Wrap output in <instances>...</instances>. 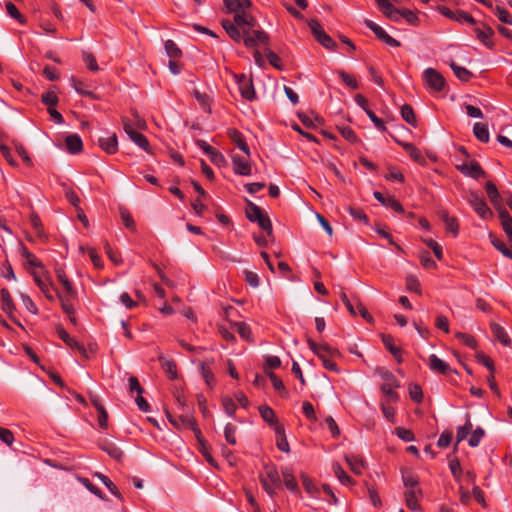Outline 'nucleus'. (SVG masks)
Returning <instances> with one entry per match:
<instances>
[{
  "label": "nucleus",
  "instance_id": "nucleus-1",
  "mask_svg": "<svg viewBox=\"0 0 512 512\" xmlns=\"http://www.w3.org/2000/svg\"><path fill=\"white\" fill-rule=\"evenodd\" d=\"M221 26L227 35L236 43L244 42L245 37L251 36L252 31L258 26V21L251 14L234 15L233 21L223 19Z\"/></svg>",
  "mask_w": 512,
  "mask_h": 512
},
{
  "label": "nucleus",
  "instance_id": "nucleus-2",
  "mask_svg": "<svg viewBox=\"0 0 512 512\" xmlns=\"http://www.w3.org/2000/svg\"><path fill=\"white\" fill-rule=\"evenodd\" d=\"M379 9L386 18L393 22H399L401 18L405 19L409 24L417 26L419 17L416 13L409 9H398L389 0H375Z\"/></svg>",
  "mask_w": 512,
  "mask_h": 512
},
{
  "label": "nucleus",
  "instance_id": "nucleus-3",
  "mask_svg": "<svg viewBox=\"0 0 512 512\" xmlns=\"http://www.w3.org/2000/svg\"><path fill=\"white\" fill-rule=\"evenodd\" d=\"M309 348L316 354L322 361L326 370L339 373L337 364L332 360L334 357H340L341 353L337 348L329 346L327 343H316L312 339L307 340Z\"/></svg>",
  "mask_w": 512,
  "mask_h": 512
},
{
  "label": "nucleus",
  "instance_id": "nucleus-4",
  "mask_svg": "<svg viewBox=\"0 0 512 512\" xmlns=\"http://www.w3.org/2000/svg\"><path fill=\"white\" fill-rule=\"evenodd\" d=\"M246 217L251 222H257L259 227L265 231L268 236L273 235L272 223L269 216L250 200H247Z\"/></svg>",
  "mask_w": 512,
  "mask_h": 512
},
{
  "label": "nucleus",
  "instance_id": "nucleus-5",
  "mask_svg": "<svg viewBox=\"0 0 512 512\" xmlns=\"http://www.w3.org/2000/svg\"><path fill=\"white\" fill-rule=\"evenodd\" d=\"M260 483L271 497L275 495V488H281L282 481L275 465L266 464L264 466V473L260 475Z\"/></svg>",
  "mask_w": 512,
  "mask_h": 512
},
{
  "label": "nucleus",
  "instance_id": "nucleus-6",
  "mask_svg": "<svg viewBox=\"0 0 512 512\" xmlns=\"http://www.w3.org/2000/svg\"><path fill=\"white\" fill-rule=\"evenodd\" d=\"M308 26L317 42L329 50H335L337 47L336 42L323 30L318 20L311 19Z\"/></svg>",
  "mask_w": 512,
  "mask_h": 512
},
{
  "label": "nucleus",
  "instance_id": "nucleus-7",
  "mask_svg": "<svg viewBox=\"0 0 512 512\" xmlns=\"http://www.w3.org/2000/svg\"><path fill=\"white\" fill-rule=\"evenodd\" d=\"M167 418L169 422L177 429H188L192 430L194 434H200L201 430L196 423V419L188 413L174 417L169 412H167Z\"/></svg>",
  "mask_w": 512,
  "mask_h": 512
},
{
  "label": "nucleus",
  "instance_id": "nucleus-8",
  "mask_svg": "<svg viewBox=\"0 0 512 512\" xmlns=\"http://www.w3.org/2000/svg\"><path fill=\"white\" fill-rule=\"evenodd\" d=\"M467 200L481 218L487 219L492 216L491 209L477 192L470 191Z\"/></svg>",
  "mask_w": 512,
  "mask_h": 512
},
{
  "label": "nucleus",
  "instance_id": "nucleus-9",
  "mask_svg": "<svg viewBox=\"0 0 512 512\" xmlns=\"http://www.w3.org/2000/svg\"><path fill=\"white\" fill-rule=\"evenodd\" d=\"M122 122H123V127H124V131L127 133V135L129 136V138L136 144L138 145L140 148H142L143 150H145L146 152H149V141L148 139L146 138L145 135H143L142 133L140 132H137L132 124L130 123L129 119L127 117H123L122 118Z\"/></svg>",
  "mask_w": 512,
  "mask_h": 512
},
{
  "label": "nucleus",
  "instance_id": "nucleus-10",
  "mask_svg": "<svg viewBox=\"0 0 512 512\" xmlns=\"http://www.w3.org/2000/svg\"><path fill=\"white\" fill-rule=\"evenodd\" d=\"M423 78L428 87L436 92H440L445 88V78L434 68H427L423 72Z\"/></svg>",
  "mask_w": 512,
  "mask_h": 512
},
{
  "label": "nucleus",
  "instance_id": "nucleus-11",
  "mask_svg": "<svg viewBox=\"0 0 512 512\" xmlns=\"http://www.w3.org/2000/svg\"><path fill=\"white\" fill-rule=\"evenodd\" d=\"M234 78L238 84L241 96L248 101H253L256 98V93L252 79L245 74H234Z\"/></svg>",
  "mask_w": 512,
  "mask_h": 512
},
{
  "label": "nucleus",
  "instance_id": "nucleus-12",
  "mask_svg": "<svg viewBox=\"0 0 512 512\" xmlns=\"http://www.w3.org/2000/svg\"><path fill=\"white\" fill-rule=\"evenodd\" d=\"M479 26L474 28V33L477 39L488 49L492 50L495 47L494 42L491 38L494 36V30L487 24L480 22Z\"/></svg>",
  "mask_w": 512,
  "mask_h": 512
},
{
  "label": "nucleus",
  "instance_id": "nucleus-13",
  "mask_svg": "<svg viewBox=\"0 0 512 512\" xmlns=\"http://www.w3.org/2000/svg\"><path fill=\"white\" fill-rule=\"evenodd\" d=\"M261 44L266 46L269 44V35L258 25L252 31L251 36L245 37L244 45L247 48H255Z\"/></svg>",
  "mask_w": 512,
  "mask_h": 512
},
{
  "label": "nucleus",
  "instance_id": "nucleus-14",
  "mask_svg": "<svg viewBox=\"0 0 512 512\" xmlns=\"http://www.w3.org/2000/svg\"><path fill=\"white\" fill-rule=\"evenodd\" d=\"M56 332L58 337L72 350L78 351L83 357L88 358L87 350L84 345L78 342L76 339L72 338L68 332L62 327L58 326L56 328Z\"/></svg>",
  "mask_w": 512,
  "mask_h": 512
},
{
  "label": "nucleus",
  "instance_id": "nucleus-15",
  "mask_svg": "<svg viewBox=\"0 0 512 512\" xmlns=\"http://www.w3.org/2000/svg\"><path fill=\"white\" fill-rule=\"evenodd\" d=\"M457 169L473 179H479L485 176V171L482 169L477 161H470L457 166Z\"/></svg>",
  "mask_w": 512,
  "mask_h": 512
},
{
  "label": "nucleus",
  "instance_id": "nucleus-16",
  "mask_svg": "<svg viewBox=\"0 0 512 512\" xmlns=\"http://www.w3.org/2000/svg\"><path fill=\"white\" fill-rule=\"evenodd\" d=\"M249 157H241L239 155L232 156L233 171L237 175L249 176L252 173V166Z\"/></svg>",
  "mask_w": 512,
  "mask_h": 512
},
{
  "label": "nucleus",
  "instance_id": "nucleus-17",
  "mask_svg": "<svg viewBox=\"0 0 512 512\" xmlns=\"http://www.w3.org/2000/svg\"><path fill=\"white\" fill-rule=\"evenodd\" d=\"M1 307L2 310L9 316V318L16 323L17 325L21 326L20 322L17 321L15 318H13L12 314L16 310L15 304L13 302L12 296L8 289L2 288L1 289Z\"/></svg>",
  "mask_w": 512,
  "mask_h": 512
},
{
  "label": "nucleus",
  "instance_id": "nucleus-18",
  "mask_svg": "<svg viewBox=\"0 0 512 512\" xmlns=\"http://www.w3.org/2000/svg\"><path fill=\"white\" fill-rule=\"evenodd\" d=\"M227 136L247 157H250V148L243 134L238 129L229 128Z\"/></svg>",
  "mask_w": 512,
  "mask_h": 512
},
{
  "label": "nucleus",
  "instance_id": "nucleus-19",
  "mask_svg": "<svg viewBox=\"0 0 512 512\" xmlns=\"http://www.w3.org/2000/svg\"><path fill=\"white\" fill-rule=\"evenodd\" d=\"M429 368L439 374L447 375L449 373H456L452 370L448 363L440 359L437 355L431 354L429 356Z\"/></svg>",
  "mask_w": 512,
  "mask_h": 512
},
{
  "label": "nucleus",
  "instance_id": "nucleus-20",
  "mask_svg": "<svg viewBox=\"0 0 512 512\" xmlns=\"http://www.w3.org/2000/svg\"><path fill=\"white\" fill-rule=\"evenodd\" d=\"M98 446L101 450L106 452L111 458L121 461L123 458V451L112 441L102 439L99 441Z\"/></svg>",
  "mask_w": 512,
  "mask_h": 512
},
{
  "label": "nucleus",
  "instance_id": "nucleus-21",
  "mask_svg": "<svg viewBox=\"0 0 512 512\" xmlns=\"http://www.w3.org/2000/svg\"><path fill=\"white\" fill-rule=\"evenodd\" d=\"M224 4L227 10L234 15L248 14L246 9L252 5L250 0H224Z\"/></svg>",
  "mask_w": 512,
  "mask_h": 512
},
{
  "label": "nucleus",
  "instance_id": "nucleus-22",
  "mask_svg": "<svg viewBox=\"0 0 512 512\" xmlns=\"http://www.w3.org/2000/svg\"><path fill=\"white\" fill-rule=\"evenodd\" d=\"M373 196L382 205L393 209L397 213H404V208H403L402 204L397 199H395V197H393V196L386 197L379 191H375L373 193Z\"/></svg>",
  "mask_w": 512,
  "mask_h": 512
},
{
  "label": "nucleus",
  "instance_id": "nucleus-23",
  "mask_svg": "<svg viewBox=\"0 0 512 512\" xmlns=\"http://www.w3.org/2000/svg\"><path fill=\"white\" fill-rule=\"evenodd\" d=\"M485 191L487 193V196H488L491 204L499 212V208H503L502 207V197H501L496 185L492 181H487L485 184Z\"/></svg>",
  "mask_w": 512,
  "mask_h": 512
},
{
  "label": "nucleus",
  "instance_id": "nucleus-24",
  "mask_svg": "<svg viewBox=\"0 0 512 512\" xmlns=\"http://www.w3.org/2000/svg\"><path fill=\"white\" fill-rule=\"evenodd\" d=\"M100 147L108 154H115L118 151V140L115 133L99 138Z\"/></svg>",
  "mask_w": 512,
  "mask_h": 512
},
{
  "label": "nucleus",
  "instance_id": "nucleus-25",
  "mask_svg": "<svg viewBox=\"0 0 512 512\" xmlns=\"http://www.w3.org/2000/svg\"><path fill=\"white\" fill-rule=\"evenodd\" d=\"M422 496V491L419 488L407 489L405 492V502L409 509L417 511L420 509L419 498Z\"/></svg>",
  "mask_w": 512,
  "mask_h": 512
},
{
  "label": "nucleus",
  "instance_id": "nucleus-26",
  "mask_svg": "<svg viewBox=\"0 0 512 512\" xmlns=\"http://www.w3.org/2000/svg\"><path fill=\"white\" fill-rule=\"evenodd\" d=\"M195 437L198 442V449H199L200 453L204 456L205 460L210 465L216 467L217 463H216L215 459L212 457V455L210 453V446H209L208 442L202 436V433L200 432V434H195Z\"/></svg>",
  "mask_w": 512,
  "mask_h": 512
},
{
  "label": "nucleus",
  "instance_id": "nucleus-27",
  "mask_svg": "<svg viewBox=\"0 0 512 512\" xmlns=\"http://www.w3.org/2000/svg\"><path fill=\"white\" fill-rule=\"evenodd\" d=\"M440 218L444 222L446 231L452 233V235L456 237L459 233L457 218L450 216L447 211H441Z\"/></svg>",
  "mask_w": 512,
  "mask_h": 512
},
{
  "label": "nucleus",
  "instance_id": "nucleus-28",
  "mask_svg": "<svg viewBox=\"0 0 512 512\" xmlns=\"http://www.w3.org/2000/svg\"><path fill=\"white\" fill-rule=\"evenodd\" d=\"M65 146L69 153L77 154L83 149V142L78 134H71L65 138Z\"/></svg>",
  "mask_w": 512,
  "mask_h": 512
},
{
  "label": "nucleus",
  "instance_id": "nucleus-29",
  "mask_svg": "<svg viewBox=\"0 0 512 512\" xmlns=\"http://www.w3.org/2000/svg\"><path fill=\"white\" fill-rule=\"evenodd\" d=\"M274 432L276 434V446L277 448L285 453L290 451L289 443L286 438L285 429L283 425H276L274 427Z\"/></svg>",
  "mask_w": 512,
  "mask_h": 512
},
{
  "label": "nucleus",
  "instance_id": "nucleus-30",
  "mask_svg": "<svg viewBox=\"0 0 512 512\" xmlns=\"http://www.w3.org/2000/svg\"><path fill=\"white\" fill-rule=\"evenodd\" d=\"M491 331L494 337L504 346H510L511 339L505 329L498 323H491Z\"/></svg>",
  "mask_w": 512,
  "mask_h": 512
},
{
  "label": "nucleus",
  "instance_id": "nucleus-31",
  "mask_svg": "<svg viewBox=\"0 0 512 512\" xmlns=\"http://www.w3.org/2000/svg\"><path fill=\"white\" fill-rule=\"evenodd\" d=\"M259 413L263 420L267 422L273 429L276 425H281L278 421V418L272 408L267 405H262L259 407Z\"/></svg>",
  "mask_w": 512,
  "mask_h": 512
},
{
  "label": "nucleus",
  "instance_id": "nucleus-32",
  "mask_svg": "<svg viewBox=\"0 0 512 512\" xmlns=\"http://www.w3.org/2000/svg\"><path fill=\"white\" fill-rule=\"evenodd\" d=\"M345 461L353 473L361 474L362 469L364 468V460L360 456L354 454H346Z\"/></svg>",
  "mask_w": 512,
  "mask_h": 512
},
{
  "label": "nucleus",
  "instance_id": "nucleus-33",
  "mask_svg": "<svg viewBox=\"0 0 512 512\" xmlns=\"http://www.w3.org/2000/svg\"><path fill=\"white\" fill-rule=\"evenodd\" d=\"M399 386V383L398 385H392V383H383L380 385L381 392L387 398L385 401L396 403L399 400L398 393L394 391V388H398Z\"/></svg>",
  "mask_w": 512,
  "mask_h": 512
},
{
  "label": "nucleus",
  "instance_id": "nucleus-34",
  "mask_svg": "<svg viewBox=\"0 0 512 512\" xmlns=\"http://www.w3.org/2000/svg\"><path fill=\"white\" fill-rule=\"evenodd\" d=\"M58 297H59V300H60V303H61V307L63 309V311L69 315L70 317V321L72 323H75L76 322V319L74 317V313H75V310H74V306L72 304V301L75 299V298H68V296H62L61 293H58Z\"/></svg>",
  "mask_w": 512,
  "mask_h": 512
},
{
  "label": "nucleus",
  "instance_id": "nucleus-35",
  "mask_svg": "<svg viewBox=\"0 0 512 512\" xmlns=\"http://www.w3.org/2000/svg\"><path fill=\"white\" fill-rule=\"evenodd\" d=\"M231 328L235 329L242 339L253 342L251 328L245 322H235L231 325Z\"/></svg>",
  "mask_w": 512,
  "mask_h": 512
},
{
  "label": "nucleus",
  "instance_id": "nucleus-36",
  "mask_svg": "<svg viewBox=\"0 0 512 512\" xmlns=\"http://www.w3.org/2000/svg\"><path fill=\"white\" fill-rule=\"evenodd\" d=\"M159 361L161 362L163 370L168 375V378L171 380H175L177 378L176 363L173 360L165 359L163 356L159 357Z\"/></svg>",
  "mask_w": 512,
  "mask_h": 512
},
{
  "label": "nucleus",
  "instance_id": "nucleus-37",
  "mask_svg": "<svg viewBox=\"0 0 512 512\" xmlns=\"http://www.w3.org/2000/svg\"><path fill=\"white\" fill-rule=\"evenodd\" d=\"M95 476L107 487V489L115 495L121 502H123V496L120 493L117 486L104 474L102 473H95Z\"/></svg>",
  "mask_w": 512,
  "mask_h": 512
},
{
  "label": "nucleus",
  "instance_id": "nucleus-38",
  "mask_svg": "<svg viewBox=\"0 0 512 512\" xmlns=\"http://www.w3.org/2000/svg\"><path fill=\"white\" fill-rule=\"evenodd\" d=\"M450 67L455 76L462 82H468L473 76V74L468 69L459 66L454 61L450 63Z\"/></svg>",
  "mask_w": 512,
  "mask_h": 512
},
{
  "label": "nucleus",
  "instance_id": "nucleus-39",
  "mask_svg": "<svg viewBox=\"0 0 512 512\" xmlns=\"http://www.w3.org/2000/svg\"><path fill=\"white\" fill-rule=\"evenodd\" d=\"M332 469L337 479L343 485L349 486L354 484V480L343 470L339 463H334Z\"/></svg>",
  "mask_w": 512,
  "mask_h": 512
},
{
  "label": "nucleus",
  "instance_id": "nucleus-40",
  "mask_svg": "<svg viewBox=\"0 0 512 512\" xmlns=\"http://www.w3.org/2000/svg\"><path fill=\"white\" fill-rule=\"evenodd\" d=\"M473 133L479 141L483 143H487L489 141L490 135L488 126L486 124L479 122L475 123L473 127Z\"/></svg>",
  "mask_w": 512,
  "mask_h": 512
},
{
  "label": "nucleus",
  "instance_id": "nucleus-41",
  "mask_svg": "<svg viewBox=\"0 0 512 512\" xmlns=\"http://www.w3.org/2000/svg\"><path fill=\"white\" fill-rule=\"evenodd\" d=\"M401 117L409 125L413 127L417 126L416 116L411 105L404 104L401 107Z\"/></svg>",
  "mask_w": 512,
  "mask_h": 512
},
{
  "label": "nucleus",
  "instance_id": "nucleus-42",
  "mask_svg": "<svg viewBox=\"0 0 512 512\" xmlns=\"http://www.w3.org/2000/svg\"><path fill=\"white\" fill-rule=\"evenodd\" d=\"M166 54L170 59H179L182 57V51L173 40H166L164 43Z\"/></svg>",
  "mask_w": 512,
  "mask_h": 512
},
{
  "label": "nucleus",
  "instance_id": "nucleus-43",
  "mask_svg": "<svg viewBox=\"0 0 512 512\" xmlns=\"http://www.w3.org/2000/svg\"><path fill=\"white\" fill-rule=\"evenodd\" d=\"M382 342L385 346V348L394 356L397 357L402 353V349L400 347L395 346L394 339L391 335L383 334L381 336Z\"/></svg>",
  "mask_w": 512,
  "mask_h": 512
},
{
  "label": "nucleus",
  "instance_id": "nucleus-44",
  "mask_svg": "<svg viewBox=\"0 0 512 512\" xmlns=\"http://www.w3.org/2000/svg\"><path fill=\"white\" fill-rule=\"evenodd\" d=\"M403 484L407 489H416L418 485V478L409 470H402Z\"/></svg>",
  "mask_w": 512,
  "mask_h": 512
},
{
  "label": "nucleus",
  "instance_id": "nucleus-45",
  "mask_svg": "<svg viewBox=\"0 0 512 512\" xmlns=\"http://www.w3.org/2000/svg\"><path fill=\"white\" fill-rule=\"evenodd\" d=\"M199 367L205 383L209 387H212L215 384V377L212 370L209 368V366H207L205 362H200Z\"/></svg>",
  "mask_w": 512,
  "mask_h": 512
},
{
  "label": "nucleus",
  "instance_id": "nucleus-46",
  "mask_svg": "<svg viewBox=\"0 0 512 512\" xmlns=\"http://www.w3.org/2000/svg\"><path fill=\"white\" fill-rule=\"evenodd\" d=\"M347 211L349 212V214L351 215V217L354 220L363 222L365 225L369 224V218L362 209L355 208V207L349 205L347 207Z\"/></svg>",
  "mask_w": 512,
  "mask_h": 512
},
{
  "label": "nucleus",
  "instance_id": "nucleus-47",
  "mask_svg": "<svg viewBox=\"0 0 512 512\" xmlns=\"http://www.w3.org/2000/svg\"><path fill=\"white\" fill-rule=\"evenodd\" d=\"M236 431L237 427L232 423H227L224 428V436L225 440L230 445H236L237 439H236Z\"/></svg>",
  "mask_w": 512,
  "mask_h": 512
},
{
  "label": "nucleus",
  "instance_id": "nucleus-48",
  "mask_svg": "<svg viewBox=\"0 0 512 512\" xmlns=\"http://www.w3.org/2000/svg\"><path fill=\"white\" fill-rule=\"evenodd\" d=\"M31 274L33 276L34 282L39 287V289L42 291V293H44V295L46 296L47 299L52 301L53 296L50 293L49 285L47 283H45L42 280V278L35 271L31 272Z\"/></svg>",
  "mask_w": 512,
  "mask_h": 512
},
{
  "label": "nucleus",
  "instance_id": "nucleus-49",
  "mask_svg": "<svg viewBox=\"0 0 512 512\" xmlns=\"http://www.w3.org/2000/svg\"><path fill=\"white\" fill-rule=\"evenodd\" d=\"M455 337L462 343L464 344L465 346L471 348V349H476L477 347V341L476 339L474 338V336L470 335V334H467V333H462V332H457L455 334Z\"/></svg>",
  "mask_w": 512,
  "mask_h": 512
},
{
  "label": "nucleus",
  "instance_id": "nucleus-50",
  "mask_svg": "<svg viewBox=\"0 0 512 512\" xmlns=\"http://www.w3.org/2000/svg\"><path fill=\"white\" fill-rule=\"evenodd\" d=\"M264 372H271V369H277L281 366V360L278 356L267 355L264 357Z\"/></svg>",
  "mask_w": 512,
  "mask_h": 512
},
{
  "label": "nucleus",
  "instance_id": "nucleus-51",
  "mask_svg": "<svg viewBox=\"0 0 512 512\" xmlns=\"http://www.w3.org/2000/svg\"><path fill=\"white\" fill-rule=\"evenodd\" d=\"M493 12L495 13V15L498 17V19L501 22L508 24V25H512V15L510 14V12L507 9L500 7V6H496L493 9Z\"/></svg>",
  "mask_w": 512,
  "mask_h": 512
},
{
  "label": "nucleus",
  "instance_id": "nucleus-52",
  "mask_svg": "<svg viewBox=\"0 0 512 512\" xmlns=\"http://www.w3.org/2000/svg\"><path fill=\"white\" fill-rule=\"evenodd\" d=\"M82 59L90 71L96 72L99 70L96 58L91 52L83 51Z\"/></svg>",
  "mask_w": 512,
  "mask_h": 512
},
{
  "label": "nucleus",
  "instance_id": "nucleus-53",
  "mask_svg": "<svg viewBox=\"0 0 512 512\" xmlns=\"http://www.w3.org/2000/svg\"><path fill=\"white\" fill-rule=\"evenodd\" d=\"M285 487L290 491H296L298 484L295 477L290 473L288 469L282 471Z\"/></svg>",
  "mask_w": 512,
  "mask_h": 512
},
{
  "label": "nucleus",
  "instance_id": "nucleus-54",
  "mask_svg": "<svg viewBox=\"0 0 512 512\" xmlns=\"http://www.w3.org/2000/svg\"><path fill=\"white\" fill-rule=\"evenodd\" d=\"M409 396L415 403H421L423 401L422 388L418 384L409 385Z\"/></svg>",
  "mask_w": 512,
  "mask_h": 512
},
{
  "label": "nucleus",
  "instance_id": "nucleus-55",
  "mask_svg": "<svg viewBox=\"0 0 512 512\" xmlns=\"http://www.w3.org/2000/svg\"><path fill=\"white\" fill-rule=\"evenodd\" d=\"M120 216H121V219H122L125 227L130 229L131 231H135V229H136L135 222L133 220L132 215L126 208H123V207L120 208Z\"/></svg>",
  "mask_w": 512,
  "mask_h": 512
},
{
  "label": "nucleus",
  "instance_id": "nucleus-56",
  "mask_svg": "<svg viewBox=\"0 0 512 512\" xmlns=\"http://www.w3.org/2000/svg\"><path fill=\"white\" fill-rule=\"evenodd\" d=\"M5 7H6V11H7L8 15L10 17L14 18L21 24L25 23V21H26L25 18L23 17V15L19 12L17 7L12 2H6Z\"/></svg>",
  "mask_w": 512,
  "mask_h": 512
},
{
  "label": "nucleus",
  "instance_id": "nucleus-57",
  "mask_svg": "<svg viewBox=\"0 0 512 512\" xmlns=\"http://www.w3.org/2000/svg\"><path fill=\"white\" fill-rule=\"evenodd\" d=\"M41 101L48 107H55L59 102V98L54 91H47L42 94Z\"/></svg>",
  "mask_w": 512,
  "mask_h": 512
},
{
  "label": "nucleus",
  "instance_id": "nucleus-58",
  "mask_svg": "<svg viewBox=\"0 0 512 512\" xmlns=\"http://www.w3.org/2000/svg\"><path fill=\"white\" fill-rule=\"evenodd\" d=\"M338 130L342 137L346 139L350 143H356L358 141V137L355 134L354 130L349 126H339Z\"/></svg>",
  "mask_w": 512,
  "mask_h": 512
},
{
  "label": "nucleus",
  "instance_id": "nucleus-59",
  "mask_svg": "<svg viewBox=\"0 0 512 512\" xmlns=\"http://www.w3.org/2000/svg\"><path fill=\"white\" fill-rule=\"evenodd\" d=\"M265 53H266V57H267L270 65H272L274 68H276L278 70L283 69L281 58L275 52H273L271 49L267 48V49H265Z\"/></svg>",
  "mask_w": 512,
  "mask_h": 512
},
{
  "label": "nucleus",
  "instance_id": "nucleus-60",
  "mask_svg": "<svg viewBox=\"0 0 512 512\" xmlns=\"http://www.w3.org/2000/svg\"><path fill=\"white\" fill-rule=\"evenodd\" d=\"M266 375L271 380L273 387L276 391H278L281 394L287 393L282 379H280L274 372H266Z\"/></svg>",
  "mask_w": 512,
  "mask_h": 512
},
{
  "label": "nucleus",
  "instance_id": "nucleus-61",
  "mask_svg": "<svg viewBox=\"0 0 512 512\" xmlns=\"http://www.w3.org/2000/svg\"><path fill=\"white\" fill-rule=\"evenodd\" d=\"M484 435H485L484 429L481 427H477L475 430H473V432L468 440V444L471 447H477L480 444L481 439L484 437Z\"/></svg>",
  "mask_w": 512,
  "mask_h": 512
},
{
  "label": "nucleus",
  "instance_id": "nucleus-62",
  "mask_svg": "<svg viewBox=\"0 0 512 512\" xmlns=\"http://www.w3.org/2000/svg\"><path fill=\"white\" fill-rule=\"evenodd\" d=\"M454 21H457L459 23H469L471 25H476L478 24V22L472 17L471 14H469L468 12L464 11V10H456V16H455V20Z\"/></svg>",
  "mask_w": 512,
  "mask_h": 512
},
{
  "label": "nucleus",
  "instance_id": "nucleus-63",
  "mask_svg": "<svg viewBox=\"0 0 512 512\" xmlns=\"http://www.w3.org/2000/svg\"><path fill=\"white\" fill-rule=\"evenodd\" d=\"M222 406L228 416L233 417L235 415L237 404L232 398L228 396L224 397L222 399Z\"/></svg>",
  "mask_w": 512,
  "mask_h": 512
},
{
  "label": "nucleus",
  "instance_id": "nucleus-64",
  "mask_svg": "<svg viewBox=\"0 0 512 512\" xmlns=\"http://www.w3.org/2000/svg\"><path fill=\"white\" fill-rule=\"evenodd\" d=\"M380 406L384 417L393 423L395 420V409L390 405V402L382 401Z\"/></svg>",
  "mask_w": 512,
  "mask_h": 512
}]
</instances>
